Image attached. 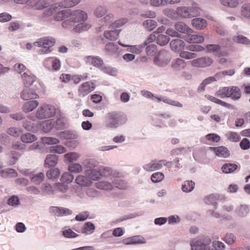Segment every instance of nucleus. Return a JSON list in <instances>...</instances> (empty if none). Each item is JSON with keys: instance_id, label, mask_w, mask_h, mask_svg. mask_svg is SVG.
<instances>
[{"instance_id": "f257e3e1", "label": "nucleus", "mask_w": 250, "mask_h": 250, "mask_svg": "<svg viewBox=\"0 0 250 250\" xmlns=\"http://www.w3.org/2000/svg\"><path fill=\"white\" fill-rule=\"evenodd\" d=\"M211 240L208 236H199L193 239L190 241L191 250H222L224 244L220 241H214L212 248L210 249L209 245Z\"/></svg>"}, {"instance_id": "f03ea898", "label": "nucleus", "mask_w": 250, "mask_h": 250, "mask_svg": "<svg viewBox=\"0 0 250 250\" xmlns=\"http://www.w3.org/2000/svg\"><path fill=\"white\" fill-rule=\"evenodd\" d=\"M127 120L126 115L120 112H111L107 114L106 116V126L109 128H117L125 124Z\"/></svg>"}, {"instance_id": "7ed1b4c3", "label": "nucleus", "mask_w": 250, "mask_h": 250, "mask_svg": "<svg viewBox=\"0 0 250 250\" xmlns=\"http://www.w3.org/2000/svg\"><path fill=\"white\" fill-rule=\"evenodd\" d=\"M56 43L54 38L50 37H45L39 39L34 43L35 46L40 47L37 51L39 54H48L52 51V47Z\"/></svg>"}, {"instance_id": "20e7f679", "label": "nucleus", "mask_w": 250, "mask_h": 250, "mask_svg": "<svg viewBox=\"0 0 250 250\" xmlns=\"http://www.w3.org/2000/svg\"><path fill=\"white\" fill-rule=\"evenodd\" d=\"M215 95L221 98L230 97L233 100H237L241 96L239 88L231 86L220 88L216 93Z\"/></svg>"}, {"instance_id": "39448f33", "label": "nucleus", "mask_w": 250, "mask_h": 250, "mask_svg": "<svg viewBox=\"0 0 250 250\" xmlns=\"http://www.w3.org/2000/svg\"><path fill=\"white\" fill-rule=\"evenodd\" d=\"M55 112V108L53 106L43 104L38 108L36 112L35 117L30 116L28 118L33 121L35 120V118L42 120L52 117Z\"/></svg>"}, {"instance_id": "423d86ee", "label": "nucleus", "mask_w": 250, "mask_h": 250, "mask_svg": "<svg viewBox=\"0 0 250 250\" xmlns=\"http://www.w3.org/2000/svg\"><path fill=\"white\" fill-rule=\"evenodd\" d=\"M171 57L169 52L166 50H161L158 55L154 58V62L156 65L164 66L167 65L171 60Z\"/></svg>"}, {"instance_id": "0eeeda50", "label": "nucleus", "mask_w": 250, "mask_h": 250, "mask_svg": "<svg viewBox=\"0 0 250 250\" xmlns=\"http://www.w3.org/2000/svg\"><path fill=\"white\" fill-rule=\"evenodd\" d=\"M176 12L178 16L184 18L193 17L199 15L198 9L194 7H178Z\"/></svg>"}, {"instance_id": "6e6552de", "label": "nucleus", "mask_w": 250, "mask_h": 250, "mask_svg": "<svg viewBox=\"0 0 250 250\" xmlns=\"http://www.w3.org/2000/svg\"><path fill=\"white\" fill-rule=\"evenodd\" d=\"M94 84L92 82H86L81 84L78 91L80 97H84L94 90Z\"/></svg>"}, {"instance_id": "1a4fd4ad", "label": "nucleus", "mask_w": 250, "mask_h": 250, "mask_svg": "<svg viewBox=\"0 0 250 250\" xmlns=\"http://www.w3.org/2000/svg\"><path fill=\"white\" fill-rule=\"evenodd\" d=\"M87 19V15L84 11L81 10L71 11L69 19L74 22H84Z\"/></svg>"}, {"instance_id": "9d476101", "label": "nucleus", "mask_w": 250, "mask_h": 250, "mask_svg": "<svg viewBox=\"0 0 250 250\" xmlns=\"http://www.w3.org/2000/svg\"><path fill=\"white\" fill-rule=\"evenodd\" d=\"M213 62L212 59L209 57H204L193 60L191 64L194 67H205L210 65Z\"/></svg>"}, {"instance_id": "9b49d317", "label": "nucleus", "mask_w": 250, "mask_h": 250, "mask_svg": "<svg viewBox=\"0 0 250 250\" xmlns=\"http://www.w3.org/2000/svg\"><path fill=\"white\" fill-rule=\"evenodd\" d=\"M165 162V160H162L160 161L152 160L150 163L145 165L143 168L145 170L147 171H152L156 170L161 169L163 164Z\"/></svg>"}, {"instance_id": "f8f14e48", "label": "nucleus", "mask_w": 250, "mask_h": 250, "mask_svg": "<svg viewBox=\"0 0 250 250\" xmlns=\"http://www.w3.org/2000/svg\"><path fill=\"white\" fill-rule=\"evenodd\" d=\"M85 62L90 65L99 68L104 64L103 60L99 56H88L85 58Z\"/></svg>"}, {"instance_id": "ddd939ff", "label": "nucleus", "mask_w": 250, "mask_h": 250, "mask_svg": "<svg viewBox=\"0 0 250 250\" xmlns=\"http://www.w3.org/2000/svg\"><path fill=\"white\" fill-rule=\"evenodd\" d=\"M21 98L24 100L38 99L39 96L31 88H24L21 93Z\"/></svg>"}, {"instance_id": "4468645a", "label": "nucleus", "mask_w": 250, "mask_h": 250, "mask_svg": "<svg viewBox=\"0 0 250 250\" xmlns=\"http://www.w3.org/2000/svg\"><path fill=\"white\" fill-rule=\"evenodd\" d=\"M171 49L175 52H180L185 48V43L182 40L177 39L172 40L170 42Z\"/></svg>"}, {"instance_id": "2eb2a0df", "label": "nucleus", "mask_w": 250, "mask_h": 250, "mask_svg": "<svg viewBox=\"0 0 250 250\" xmlns=\"http://www.w3.org/2000/svg\"><path fill=\"white\" fill-rule=\"evenodd\" d=\"M209 148L213 151L218 157L227 158L229 156V151L225 146L210 147Z\"/></svg>"}, {"instance_id": "dca6fc26", "label": "nucleus", "mask_w": 250, "mask_h": 250, "mask_svg": "<svg viewBox=\"0 0 250 250\" xmlns=\"http://www.w3.org/2000/svg\"><path fill=\"white\" fill-rule=\"evenodd\" d=\"M39 104L36 100H30L24 103L22 106V110L25 113H28L33 111Z\"/></svg>"}, {"instance_id": "f3484780", "label": "nucleus", "mask_w": 250, "mask_h": 250, "mask_svg": "<svg viewBox=\"0 0 250 250\" xmlns=\"http://www.w3.org/2000/svg\"><path fill=\"white\" fill-rule=\"evenodd\" d=\"M48 5L46 0H31L29 2V6L37 10H42Z\"/></svg>"}, {"instance_id": "a211bd4d", "label": "nucleus", "mask_w": 250, "mask_h": 250, "mask_svg": "<svg viewBox=\"0 0 250 250\" xmlns=\"http://www.w3.org/2000/svg\"><path fill=\"white\" fill-rule=\"evenodd\" d=\"M85 174L87 175L89 179L97 180L101 177L102 172L100 168L89 169L85 171Z\"/></svg>"}, {"instance_id": "6ab92c4d", "label": "nucleus", "mask_w": 250, "mask_h": 250, "mask_svg": "<svg viewBox=\"0 0 250 250\" xmlns=\"http://www.w3.org/2000/svg\"><path fill=\"white\" fill-rule=\"evenodd\" d=\"M58 156L55 154L47 155L45 159V167H55L58 162Z\"/></svg>"}, {"instance_id": "aec40b11", "label": "nucleus", "mask_w": 250, "mask_h": 250, "mask_svg": "<svg viewBox=\"0 0 250 250\" xmlns=\"http://www.w3.org/2000/svg\"><path fill=\"white\" fill-rule=\"evenodd\" d=\"M52 211L58 216L71 214L72 211L68 208L58 207H51Z\"/></svg>"}, {"instance_id": "412c9836", "label": "nucleus", "mask_w": 250, "mask_h": 250, "mask_svg": "<svg viewBox=\"0 0 250 250\" xmlns=\"http://www.w3.org/2000/svg\"><path fill=\"white\" fill-rule=\"evenodd\" d=\"M175 28L179 32L184 34H189L193 32V30L189 28L184 22L178 21L175 24Z\"/></svg>"}, {"instance_id": "4be33fe9", "label": "nucleus", "mask_w": 250, "mask_h": 250, "mask_svg": "<svg viewBox=\"0 0 250 250\" xmlns=\"http://www.w3.org/2000/svg\"><path fill=\"white\" fill-rule=\"evenodd\" d=\"M75 182L81 187H89L92 184V182L89 178L81 175L76 177Z\"/></svg>"}, {"instance_id": "5701e85b", "label": "nucleus", "mask_w": 250, "mask_h": 250, "mask_svg": "<svg viewBox=\"0 0 250 250\" xmlns=\"http://www.w3.org/2000/svg\"><path fill=\"white\" fill-rule=\"evenodd\" d=\"M192 26L197 29H202L207 26V21L205 19L197 18L191 21Z\"/></svg>"}, {"instance_id": "b1692460", "label": "nucleus", "mask_w": 250, "mask_h": 250, "mask_svg": "<svg viewBox=\"0 0 250 250\" xmlns=\"http://www.w3.org/2000/svg\"><path fill=\"white\" fill-rule=\"evenodd\" d=\"M71 14V10L66 9L58 12L54 16V19L56 21H62L67 18H69Z\"/></svg>"}, {"instance_id": "393cba45", "label": "nucleus", "mask_w": 250, "mask_h": 250, "mask_svg": "<svg viewBox=\"0 0 250 250\" xmlns=\"http://www.w3.org/2000/svg\"><path fill=\"white\" fill-rule=\"evenodd\" d=\"M186 41L190 43H200L204 41V37L200 35H189Z\"/></svg>"}, {"instance_id": "a878e982", "label": "nucleus", "mask_w": 250, "mask_h": 250, "mask_svg": "<svg viewBox=\"0 0 250 250\" xmlns=\"http://www.w3.org/2000/svg\"><path fill=\"white\" fill-rule=\"evenodd\" d=\"M171 66L174 70H180L186 67V63L184 60L177 58L172 61Z\"/></svg>"}, {"instance_id": "bb28decb", "label": "nucleus", "mask_w": 250, "mask_h": 250, "mask_svg": "<svg viewBox=\"0 0 250 250\" xmlns=\"http://www.w3.org/2000/svg\"><path fill=\"white\" fill-rule=\"evenodd\" d=\"M22 79L24 85L27 87L31 85L36 80L35 76L28 75L26 73H24L22 75Z\"/></svg>"}, {"instance_id": "cd10ccee", "label": "nucleus", "mask_w": 250, "mask_h": 250, "mask_svg": "<svg viewBox=\"0 0 250 250\" xmlns=\"http://www.w3.org/2000/svg\"><path fill=\"white\" fill-rule=\"evenodd\" d=\"M120 30H114L111 31H106L104 33V37L110 41L116 40L119 36Z\"/></svg>"}, {"instance_id": "c85d7f7f", "label": "nucleus", "mask_w": 250, "mask_h": 250, "mask_svg": "<svg viewBox=\"0 0 250 250\" xmlns=\"http://www.w3.org/2000/svg\"><path fill=\"white\" fill-rule=\"evenodd\" d=\"M195 183L192 181H185L182 185V189L184 192H189L194 188Z\"/></svg>"}, {"instance_id": "c756f323", "label": "nucleus", "mask_w": 250, "mask_h": 250, "mask_svg": "<svg viewBox=\"0 0 250 250\" xmlns=\"http://www.w3.org/2000/svg\"><path fill=\"white\" fill-rule=\"evenodd\" d=\"M237 168V165L235 164H226L222 167L224 173H230L233 172Z\"/></svg>"}, {"instance_id": "7c9ffc66", "label": "nucleus", "mask_w": 250, "mask_h": 250, "mask_svg": "<svg viewBox=\"0 0 250 250\" xmlns=\"http://www.w3.org/2000/svg\"><path fill=\"white\" fill-rule=\"evenodd\" d=\"M79 157V155L77 153L69 152L64 154V161L66 163H71L76 161Z\"/></svg>"}, {"instance_id": "2f4dec72", "label": "nucleus", "mask_w": 250, "mask_h": 250, "mask_svg": "<svg viewBox=\"0 0 250 250\" xmlns=\"http://www.w3.org/2000/svg\"><path fill=\"white\" fill-rule=\"evenodd\" d=\"M218 199L217 196L210 194L206 196L204 199L205 203L208 205L212 204L215 208H217L216 201Z\"/></svg>"}, {"instance_id": "473e14b6", "label": "nucleus", "mask_w": 250, "mask_h": 250, "mask_svg": "<svg viewBox=\"0 0 250 250\" xmlns=\"http://www.w3.org/2000/svg\"><path fill=\"white\" fill-rule=\"evenodd\" d=\"M21 139V141L23 143H30L35 141L37 138L34 135L27 133L22 135Z\"/></svg>"}, {"instance_id": "72a5a7b5", "label": "nucleus", "mask_w": 250, "mask_h": 250, "mask_svg": "<svg viewBox=\"0 0 250 250\" xmlns=\"http://www.w3.org/2000/svg\"><path fill=\"white\" fill-rule=\"evenodd\" d=\"M118 45L113 42H109L105 46V51L109 54L115 53L118 51Z\"/></svg>"}, {"instance_id": "f704fd0d", "label": "nucleus", "mask_w": 250, "mask_h": 250, "mask_svg": "<svg viewBox=\"0 0 250 250\" xmlns=\"http://www.w3.org/2000/svg\"><path fill=\"white\" fill-rule=\"evenodd\" d=\"M226 135L229 140L233 142H238L241 139L239 134L236 132L229 131Z\"/></svg>"}, {"instance_id": "c9c22d12", "label": "nucleus", "mask_w": 250, "mask_h": 250, "mask_svg": "<svg viewBox=\"0 0 250 250\" xmlns=\"http://www.w3.org/2000/svg\"><path fill=\"white\" fill-rule=\"evenodd\" d=\"M60 173V172L58 168H52L47 171L46 176L49 179H56L59 177Z\"/></svg>"}, {"instance_id": "e433bc0d", "label": "nucleus", "mask_w": 250, "mask_h": 250, "mask_svg": "<svg viewBox=\"0 0 250 250\" xmlns=\"http://www.w3.org/2000/svg\"><path fill=\"white\" fill-rule=\"evenodd\" d=\"M169 41V38L163 34L159 35L156 39L157 43L161 46H164Z\"/></svg>"}, {"instance_id": "4c0bfd02", "label": "nucleus", "mask_w": 250, "mask_h": 250, "mask_svg": "<svg viewBox=\"0 0 250 250\" xmlns=\"http://www.w3.org/2000/svg\"><path fill=\"white\" fill-rule=\"evenodd\" d=\"M49 150L50 152L58 154H62L66 151V149L64 147L59 145L50 146L49 147Z\"/></svg>"}, {"instance_id": "58836bf2", "label": "nucleus", "mask_w": 250, "mask_h": 250, "mask_svg": "<svg viewBox=\"0 0 250 250\" xmlns=\"http://www.w3.org/2000/svg\"><path fill=\"white\" fill-rule=\"evenodd\" d=\"M220 2L224 6L230 8H235L239 4L238 0H220Z\"/></svg>"}, {"instance_id": "ea45409f", "label": "nucleus", "mask_w": 250, "mask_h": 250, "mask_svg": "<svg viewBox=\"0 0 250 250\" xmlns=\"http://www.w3.org/2000/svg\"><path fill=\"white\" fill-rule=\"evenodd\" d=\"M236 212L241 217L246 216L249 212V208L246 205H241L238 208Z\"/></svg>"}, {"instance_id": "a19ab883", "label": "nucleus", "mask_w": 250, "mask_h": 250, "mask_svg": "<svg viewBox=\"0 0 250 250\" xmlns=\"http://www.w3.org/2000/svg\"><path fill=\"white\" fill-rule=\"evenodd\" d=\"M145 28L148 31L152 30L157 26V22L152 20H147L143 23Z\"/></svg>"}, {"instance_id": "79ce46f5", "label": "nucleus", "mask_w": 250, "mask_h": 250, "mask_svg": "<svg viewBox=\"0 0 250 250\" xmlns=\"http://www.w3.org/2000/svg\"><path fill=\"white\" fill-rule=\"evenodd\" d=\"M90 25L88 24L80 23L78 24L74 27L72 30L75 33H80L81 32L88 30L90 27Z\"/></svg>"}, {"instance_id": "37998d69", "label": "nucleus", "mask_w": 250, "mask_h": 250, "mask_svg": "<svg viewBox=\"0 0 250 250\" xmlns=\"http://www.w3.org/2000/svg\"><path fill=\"white\" fill-rule=\"evenodd\" d=\"M82 166L78 163H72L68 167V170L72 173H80L82 171Z\"/></svg>"}, {"instance_id": "c03bdc74", "label": "nucleus", "mask_w": 250, "mask_h": 250, "mask_svg": "<svg viewBox=\"0 0 250 250\" xmlns=\"http://www.w3.org/2000/svg\"><path fill=\"white\" fill-rule=\"evenodd\" d=\"M44 177V175L43 173L41 172L38 174L34 175L31 177L30 179L32 183L35 184H40L42 182Z\"/></svg>"}, {"instance_id": "a18cd8bd", "label": "nucleus", "mask_w": 250, "mask_h": 250, "mask_svg": "<svg viewBox=\"0 0 250 250\" xmlns=\"http://www.w3.org/2000/svg\"><path fill=\"white\" fill-rule=\"evenodd\" d=\"M157 51V46L154 44H150L147 45L146 48V54L148 56H153L155 55Z\"/></svg>"}, {"instance_id": "49530a36", "label": "nucleus", "mask_w": 250, "mask_h": 250, "mask_svg": "<svg viewBox=\"0 0 250 250\" xmlns=\"http://www.w3.org/2000/svg\"><path fill=\"white\" fill-rule=\"evenodd\" d=\"M57 7L56 4L52 5L48 9L45 10L42 13V17L44 18H48L52 16L57 11Z\"/></svg>"}, {"instance_id": "de8ad7c7", "label": "nucleus", "mask_w": 250, "mask_h": 250, "mask_svg": "<svg viewBox=\"0 0 250 250\" xmlns=\"http://www.w3.org/2000/svg\"><path fill=\"white\" fill-rule=\"evenodd\" d=\"M241 15L245 18L250 19V3H245L241 7Z\"/></svg>"}, {"instance_id": "09e8293b", "label": "nucleus", "mask_w": 250, "mask_h": 250, "mask_svg": "<svg viewBox=\"0 0 250 250\" xmlns=\"http://www.w3.org/2000/svg\"><path fill=\"white\" fill-rule=\"evenodd\" d=\"M74 179V176L72 174L69 172H64L61 178V181L64 183H70Z\"/></svg>"}, {"instance_id": "8fccbe9b", "label": "nucleus", "mask_w": 250, "mask_h": 250, "mask_svg": "<svg viewBox=\"0 0 250 250\" xmlns=\"http://www.w3.org/2000/svg\"><path fill=\"white\" fill-rule=\"evenodd\" d=\"M71 80L73 81V82L75 84L79 83L82 80H84L87 79L88 78V74L85 73L83 75H74L71 76Z\"/></svg>"}, {"instance_id": "3c124183", "label": "nucleus", "mask_w": 250, "mask_h": 250, "mask_svg": "<svg viewBox=\"0 0 250 250\" xmlns=\"http://www.w3.org/2000/svg\"><path fill=\"white\" fill-rule=\"evenodd\" d=\"M97 187L98 188L104 190H111L112 189V185L107 182H100L97 183Z\"/></svg>"}, {"instance_id": "603ef678", "label": "nucleus", "mask_w": 250, "mask_h": 250, "mask_svg": "<svg viewBox=\"0 0 250 250\" xmlns=\"http://www.w3.org/2000/svg\"><path fill=\"white\" fill-rule=\"evenodd\" d=\"M164 178V175L163 173L157 172L153 173L151 177V181L154 183L161 182Z\"/></svg>"}, {"instance_id": "864d4df0", "label": "nucleus", "mask_w": 250, "mask_h": 250, "mask_svg": "<svg viewBox=\"0 0 250 250\" xmlns=\"http://www.w3.org/2000/svg\"><path fill=\"white\" fill-rule=\"evenodd\" d=\"M207 99L209 100H210V101L214 103H216L217 104H220L223 106H224V107H228L229 106V104L221 100H219L214 97H213V96H210V95H208V96H206Z\"/></svg>"}, {"instance_id": "5fc2aeb1", "label": "nucleus", "mask_w": 250, "mask_h": 250, "mask_svg": "<svg viewBox=\"0 0 250 250\" xmlns=\"http://www.w3.org/2000/svg\"><path fill=\"white\" fill-rule=\"evenodd\" d=\"M42 140L43 143L47 145H56L60 143L58 139L52 137H43Z\"/></svg>"}, {"instance_id": "6e6d98bb", "label": "nucleus", "mask_w": 250, "mask_h": 250, "mask_svg": "<svg viewBox=\"0 0 250 250\" xmlns=\"http://www.w3.org/2000/svg\"><path fill=\"white\" fill-rule=\"evenodd\" d=\"M52 62V66L53 69L58 70L61 67V62L59 59L57 58H49L47 59Z\"/></svg>"}, {"instance_id": "4d7b16f0", "label": "nucleus", "mask_w": 250, "mask_h": 250, "mask_svg": "<svg viewBox=\"0 0 250 250\" xmlns=\"http://www.w3.org/2000/svg\"><path fill=\"white\" fill-rule=\"evenodd\" d=\"M7 132L11 136L18 137L21 133V130L19 128L11 127L8 129Z\"/></svg>"}, {"instance_id": "13d9d810", "label": "nucleus", "mask_w": 250, "mask_h": 250, "mask_svg": "<svg viewBox=\"0 0 250 250\" xmlns=\"http://www.w3.org/2000/svg\"><path fill=\"white\" fill-rule=\"evenodd\" d=\"M233 40L238 43H243L245 44H249L250 43V41L248 38L242 35H239L237 37H234L233 38Z\"/></svg>"}, {"instance_id": "bf43d9fd", "label": "nucleus", "mask_w": 250, "mask_h": 250, "mask_svg": "<svg viewBox=\"0 0 250 250\" xmlns=\"http://www.w3.org/2000/svg\"><path fill=\"white\" fill-rule=\"evenodd\" d=\"M180 56L186 59H192L196 57V54L187 51H181L180 53Z\"/></svg>"}, {"instance_id": "052dcab7", "label": "nucleus", "mask_w": 250, "mask_h": 250, "mask_svg": "<svg viewBox=\"0 0 250 250\" xmlns=\"http://www.w3.org/2000/svg\"><path fill=\"white\" fill-rule=\"evenodd\" d=\"M20 154L19 152L15 151H12L10 153V164L11 165L15 164L20 158Z\"/></svg>"}, {"instance_id": "680f3d73", "label": "nucleus", "mask_w": 250, "mask_h": 250, "mask_svg": "<svg viewBox=\"0 0 250 250\" xmlns=\"http://www.w3.org/2000/svg\"><path fill=\"white\" fill-rule=\"evenodd\" d=\"M23 127L27 130L29 131H34L36 128L33 124L30 121H25L23 123Z\"/></svg>"}, {"instance_id": "e2e57ef3", "label": "nucleus", "mask_w": 250, "mask_h": 250, "mask_svg": "<svg viewBox=\"0 0 250 250\" xmlns=\"http://www.w3.org/2000/svg\"><path fill=\"white\" fill-rule=\"evenodd\" d=\"M63 235L66 238H75L78 234L72 231L70 229H65L63 231Z\"/></svg>"}, {"instance_id": "0e129e2a", "label": "nucleus", "mask_w": 250, "mask_h": 250, "mask_svg": "<svg viewBox=\"0 0 250 250\" xmlns=\"http://www.w3.org/2000/svg\"><path fill=\"white\" fill-rule=\"evenodd\" d=\"M106 12L107 10L103 6H99L96 9L94 13L96 17L100 18L105 15Z\"/></svg>"}, {"instance_id": "69168bd1", "label": "nucleus", "mask_w": 250, "mask_h": 250, "mask_svg": "<svg viewBox=\"0 0 250 250\" xmlns=\"http://www.w3.org/2000/svg\"><path fill=\"white\" fill-rule=\"evenodd\" d=\"M127 21V20L125 18L117 20L111 25V27L112 28H118L125 24Z\"/></svg>"}, {"instance_id": "338daca9", "label": "nucleus", "mask_w": 250, "mask_h": 250, "mask_svg": "<svg viewBox=\"0 0 250 250\" xmlns=\"http://www.w3.org/2000/svg\"><path fill=\"white\" fill-rule=\"evenodd\" d=\"M12 19V16L9 14L3 12L0 14V22H6Z\"/></svg>"}, {"instance_id": "774afa93", "label": "nucleus", "mask_w": 250, "mask_h": 250, "mask_svg": "<svg viewBox=\"0 0 250 250\" xmlns=\"http://www.w3.org/2000/svg\"><path fill=\"white\" fill-rule=\"evenodd\" d=\"M240 146L243 150H247L250 148V142L247 138H244L240 143Z\"/></svg>"}]
</instances>
